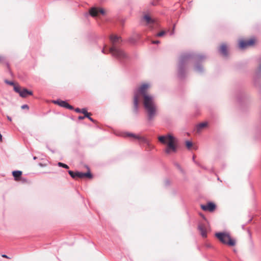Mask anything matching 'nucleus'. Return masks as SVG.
<instances>
[{"mask_svg": "<svg viewBox=\"0 0 261 261\" xmlns=\"http://www.w3.org/2000/svg\"><path fill=\"white\" fill-rule=\"evenodd\" d=\"M159 141L162 144H167V147L165 150V152L167 154H170L171 152H176L177 148L175 145V137L168 134L167 136H161L158 137Z\"/></svg>", "mask_w": 261, "mask_h": 261, "instance_id": "obj_4", "label": "nucleus"}, {"mask_svg": "<svg viewBox=\"0 0 261 261\" xmlns=\"http://www.w3.org/2000/svg\"><path fill=\"white\" fill-rule=\"evenodd\" d=\"M258 62L259 63V65L255 72L254 78L255 79H258L261 77V57L258 59Z\"/></svg>", "mask_w": 261, "mask_h": 261, "instance_id": "obj_14", "label": "nucleus"}, {"mask_svg": "<svg viewBox=\"0 0 261 261\" xmlns=\"http://www.w3.org/2000/svg\"><path fill=\"white\" fill-rule=\"evenodd\" d=\"M160 41L159 40H155V41H152V43L153 44H159L160 43Z\"/></svg>", "mask_w": 261, "mask_h": 261, "instance_id": "obj_31", "label": "nucleus"}, {"mask_svg": "<svg viewBox=\"0 0 261 261\" xmlns=\"http://www.w3.org/2000/svg\"><path fill=\"white\" fill-rule=\"evenodd\" d=\"M7 118H8V119L9 121H11V120H12L11 118L10 117H9V116H8V117H7Z\"/></svg>", "mask_w": 261, "mask_h": 261, "instance_id": "obj_36", "label": "nucleus"}, {"mask_svg": "<svg viewBox=\"0 0 261 261\" xmlns=\"http://www.w3.org/2000/svg\"><path fill=\"white\" fill-rule=\"evenodd\" d=\"M86 118H88L91 121L94 122L95 120L90 117V113L88 114V117H86Z\"/></svg>", "mask_w": 261, "mask_h": 261, "instance_id": "obj_27", "label": "nucleus"}, {"mask_svg": "<svg viewBox=\"0 0 261 261\" xmlns=\"http://www.w3.org/2000/svg\"><path fill=\"white\" fill-rule=\"evenodd\" d=\"M149 87L148 84H143L134 93V111L137 113L138 111L139 95L141 94L144 98L143 106L146 113L147 120L151 122L155 118L158 112V107L155 102L154 97L146 93L147 90Z\"/></svg>", "mask_w": 261, "mask_h": 261, "instance_id": "obj_1", "label": "nucleus"}, {"mask_svg": "<svg viewBox=\"0 0 261 261\" xmlns=\"http://www.w3.org/2000/svg\"><path fill=\"white\" fill-rule=\"evenodd\" d=\"M88 177L89 178L92 177V175L91 174L89 170L88 171V172L84 173V177Z\"/></svg>", "mask_w": 261, "mask_h": 261, "instance_id": "obj_24", "label": "nucleus"}, {"mask_svg": "<svg viewBox=\"0 0 261 261\" xmlns=\"http://www.w3.org/2000/svg\"><path fill=\"white\" fill-rule=\"evenodd\" d=\"M254 43V40L252 39L247 41L241 40L240 42L239 46L241 48L244 49L248 46L253 45Z\"/></svg>", "mask_w": 261, "mask_h": 261, "instance_id": "obj_11", "label": "nucleus"}, {"mask_svg": "<svg viewBox=\"0 0 261 261\" xmlns=\"http://www.w3.org/2000/svg\"><path fill=\"white\" fill-rule=\"evenodd\" d=\"M215 236L223 244H227L230 246L236 245V240L231 238L230 234L228 232H217Z\"/></svg>", "mask_w": 261, "mask_h": 261, "instance_id": "obj_5", "label": "nucleus"}, {"mask_svg": "<svg viewBox=\"0 0 261 261\" xmlns=\"http://www.w3.org/2000/svg\"><path fill=\"white\" fill-rule=\"evenodd\" d=\"M207 125V122H202L198 124L196 126V129L197 132H199L201 129L206 127Z\"/></svg>", "mask_w": 261, "mask_h": 261, "instance_id": "obj_17", "label": "nucleus"}, {"mask_svg": "<svg viewBox=\"0 0 261 261\" xmlns=\"http://www.w3.org/2000/svg\"><path fill=\"white\" fill-rule=\"evenodd\" d=\"M21 108L22 109H29V107L28 105H23L21 106Z\"/></svg>", "mask_w": 261, "mask_h": 261, "instance_id": "obj_28", "label": "nucleus"}, {"mask_svg": "<svg viewBox=\"0 0 261 261\" xmlns=\"http://www.w3.org/2000/svg\"><path fill=\"white\" fill-rule=\"evenodd\" d=\"M58 165L59 167H63V168H66V169H68L69 168V167L68 165H67L66 164H65L64 163H62L61 162H59L58 163Z\"/></svg>", "mask_w": 261, "mask_h": 261, "instance_id": "obj_21", "label": "nucleus"}, {"mask_svg": "<svg viewBox=\"0 0 261 261\" xmlns=\"http://www.w3.org/2000/svg\"><path fill=\"white\" fill-rule=\"evenodd\" d=\"M22 171L19 170H15L12 172V175L15 180H18L19 178L22 175Z\"/></svg>", "mask_w": 261, "mask_h": 261, "instance_id": "obj_16", "label": "nucleus"}, {"mask_svg": "<svg viewBox=\"0 0 261 261\" xmlns=\"http://www.w3.org/2000/svg\"><path fill=\"white\" fill-rule=\"evenodd\" d=\"M206 246L207 248H211V247H212V246H211V245H210V244H207V245H206Z\"/></svg>", "mask_w": 261, "mask_h": 261, "instance_id": "obj_35", "label": "nucleus"}, {"mask_svg": "<svg viewBox=\"0 0 261 261\" xmlns=\"http://www.w3.org/2000/svg\"><path fill=\"white\" fill-rule=\"evenodd\" d=\"M206 57L203 55L193 53H185L182 54L179 58L178 65V76L183 79L186 76L185 67L190 62L195 64L194 70L198 73H202L204 71L201 63L205 60Z\"/></svg>", "mask_w": 261, "mask_h": 261, "instance_id": "obj_2", "label": "nucleus"}, {"mask_svg": "<svg viewBox=\"0 0 261 261\" xmlns=\"http://www.w3.org/2000/svg\"><path fill=\"white\" fill-rule=\"evenodd\" d=\"M36 159H37V158H36V156H34V160H36Z\"/></svg>", "mask_w": 261, "mask_h": 261, "instance_id": "obj_37", "label": "nucleus"}, {"mask_svg": "<svg viewBox=\"0 0 261 261\" xmlns=\"http://www.w3.org/2000/svg\"><path fill=\"white\" fill-rule=\"evenodd\" d=\"M14 90L16 93H18L20 96L23 98L27 97L28 95H33L32 91H29L26 88H23L22 90H21L20 88L18 86H14Z\"/></svg>", "mask_w": 261, "mask_h": 261, "instance_id": "obj_6", "label": "nucleus"}, {"mask_svg": "<svg viewBox=\"0 0 261 261\" xmlns=\"http://www.w3.org/2000/svg\"><path fill=\"white\" fill-rule=\"evenodd\" d=\"M175 165L176 166V167H177L179 170H180L181 171H182V169H181V168L180 166L178 164H177V163H175Z\"/></svg>", "mask_w": 261, "mask_h": 261, "instance_id": "obj_29", "label": "nucleus"}, {"mask_svg": "<svg viewBox=\"0 0 261 261\" xmlns=\"http://www.w3.org/2000/svg\"><path fill=\"white\" fill-rule=\"evenodd\" d=\"M5 83H6V84H8V85H11V86H14H14H15L14 85V82H13L8 81V80H5Z\"/></svg>", "mask_w": 261, "mask_h": 261, "instance_id": "obj_25", "label": "nucleus"}, {"mask_svg": "<svg viewBox=\"0 0 261 261\" xmlns=\"http://www.w3.org/2000/svg\"><path fill=\"white\" fill-rule=\"evenodd\" d=\"M81 113L84 114V115L86 116V117H88V114L89 113L88 112H87V110L86 108H83L81 109Z\"/></svg>", "mask_w": 261, "mask_h": 261, "instance_id": "obj_23", "label": "nucleus"}, {"mask_svg": "<svg viewBox=\"0 0 261 261\" xmlns=\"http://www.w3.org/2000/svg\"><path fill=\"white\" fill-rule=\"evenodd\" d=\"M76 177L82 178L84 177V173L76 172Z\"/></svg>", "mask_w": 261, "mask_h": 261, "instance_id": "obj_22", "label": "nucleus"}, {"mask_svg": "<svg viewBox=\"0 0 261 261\" xmlns=\"http://www.w3.org/2000/svg\"><path fill=\"white\" fill-rule=\"evenodd\" d=\"M193 161L198 166L201 167V168H202L204 170H207V168L205 167L202 166L199 162H197V161H196L195 160V156L194 155L193 156Z\"/></svg>", "mask_w": 261, "mask_h": 261, "instance_id": "obj_18", "label": "nucleus"}, {"mask_svg": "<svg viewBox=\"0 0 261 261\" xmlns=\"http://www.w3.org/2000/svg\"><path fill=\"white\" fill-rule=\"evenodd\" d=\"M142 20H145L146 23L148 25H150V26L155 23V21L151 18V17L148 15H145L143 16Z\"/></svg>", "mask_w": 261, "mask_h": 261, "instance_id": "obj_13", "label": "nucleus"}, {"mask_svg": "<svg viewBox=\"0 0 261 261\" xmlns=\"http://www.w3.org/2000/svg\"><path fill=\"white\" fill-rule=\"evenodd\" d=\"M2 256L3 257H4V258H10L6 254H2Z\"/></svg>", "mask_w": 261, "mask_h": 261, "instance_id": "obj_34", "label": "nucleus"}, {"mask_svg": "<svg viewBox=\"0 0 261 261\" xmlns=\"http://www.w3.org/2000/svg\"><path fill=\"white\" fill-rule=\"evenodd\" d=\"M99 12H100L102 14H104L105 13L104 10L102 9H100L99 11H98L97 9L93 7L90 9L89 10L90 15L93 17H95L97 16Z\"/></svg>", "mask_w": 261, "mask_h": 261, "instance_id": "obj_12", "label": "nucleus"}, {"mask_svg": "<svg viewBox=\"0 0 261 261\" xmlns=\"http://www.w3.org/2000/svg\"><path fill=\"white\" fill-rule=\"evenodd\" d=\"M53 102L55 104H57L59 106L66 108L69 110H73L74 108L73 106L70 105L67 101L62 100L60 99L54 100Z\"/></svg>", "mask_w": 261, "mask_h": 261, "instance_id": "obj_7", "label": "nucleus"}, {"mask_svg": "<svg viewBox=\"0 0 261 261\" xmlns=\"http://www.w3.org/2000/svg\"><path fill=\"white\" fill-rule=\"evenodd\" d=\"M174 29H175V25L173 26V30L172 31V32L170 33L171 35H172L174 34Z\"/></svg>", "mask_w": 261, "mask_h": 261, "instance_id": "obj_33", "label": "nucleus"}, {"mask_svg": "<svg viewBox=\"0 0 261 261\" xmlns=\"http://www.w3.org/2000/svg\"><path fill=\"white\" fill-rule=\"evenodd\" d=\"M125 136L133 137L134 138L138 140L140 142L143 143H145V144L149 143L147 139L146 138H145L144 137L140 136L139 135H136L133 133H126L125 135Z\"/></svg>", "mask_w": 261, "mask_h": 261, "instance_id": "obj_8", "label": "nucleus"}, {"mask_svg": "<svg viewBox=\"0 0 261 261\" xmlns=\"http://www.w3.org/2000/svg\"><path fill=\"white\" fill-rule=\"evenodd\" d=\"M220 53L224 57H227L228 55V52L227 49V46L225 44H223L220 46L219 49Z\"/></svg>", "mask_w": 261, "mask_h": 261, "instance_id": "obj_15", "label": "nucleus"}, {"mask_svg": "<svg viewBox=\"0 0 261 261\" xmlns=\"http://www.w3.org/2000/svg\"><path fill=\"white\" fill-rule=\"evenodd\" d=\"M110 40L112 46L109 48L108 52H106L105 48L107 45H105L101 52L103 54L111 53L113 57L117 59L120 63H123L128 59V56L119 47V45L122 42L121 38L116 35H112L110 37Z\"/></svg>", "mask_w": 261, "mask_h": 261, "instance_id": "obj_3", "label": "nucleus"}, {"mask_svg": "<svg viewBox=\"0 0 261 261\" xmlns=\"http://www.w3.org/2000/svg\"><path fill=\"white\" fill-rule=\"evenodd\" d=\"M166 34V32L165 31H161L159 33H158L156 35V36L157 37H162L165 34Z\"/></svg>", "mask_w": 261, "mask_h": 261, "instance_id": "obj_26", "label": "nucleus"}, {"mask_svg": "<svg viewBox=\"0 0 261 261\" xmlns=\"http://www.w3.org/2000/svg\"><path fill=\"white\" fill-rule=\"evenodd\" d=\"M201 208L203 210V211H209V212H213L215 208H216V205L212 202H209L207 203V204L206 205H201Z\"/></svg>", "mask_w": 261, "mask_h": 261, "instance_id": "obj_9", "label": "nucleus"}, {"mask_svg": "<svg viewBox=\"0 0 261 261\" xmlns=\"http://www.w3.org/2000/svg\"><path fill=\"white\" fill-rule=\"evenodd\" d=\"M69 174L71 176V177L74 178L76 177V172H74L72 171L69 170L68 171Z\"/></svg>", "mask_w": 261, "mask_h": 261, "instance_id": "obj_19", "label": "nucleus"}, {"mask_svg": "<svg viewBox=\"0 0 261 261\" xmlns=\"http://www.w3.org/2000/svg\"><path fill=\"white\" fill-rule=\"evenodd\" d=\"M198 229L200 232L201 236L203 238L207 237V231H206V227L204 224L200 223L198 226Z\"/></svg>", "mask_w": 261, "mask_h": 261, "instance_id": "obj_10", "label": "nucleus"}, {"mask_svg": "<svg viewBox=\"0 0 261 261\" xmlns=\"http://www.w3.org/2000/svg\"><path fill=\"white\" fill-rule=\"evenodd\" d=\"M186 146L188 148V149H190L191 147L193 145V143L191 141H187L186 142Z\"/></svg>", "mask_w": 261, "mask_h": 261, "instance_id": "obj_20", "label": "nucleus"}, {"mask_svg": "<svg viewBox=\"0 0 261 261\" xmlns=\"http://www.w3.org/2000/svg\"><path fill=\"white\" fill-rule=\"evenodd\" d=\"M74 110L77 113H81V109L79 108H76Z\"/></svg>", "mask_w": 261, "mask_h": 261, "instance_id": "obj_32", "label": "nucleus"}, {"mask_svg": "<svg viewBox=\"0 0 261 261\" xmlns=\"http://www.w3.org/2000/svg\"><path fill=\"white\" fill-rule=\"evenodd\" d=\"M85 118H86V116L84 115V116H79L78 117V119L79 120H83Z\"/></svg>", "mask_w": 261, "mask_h": 261, "instance_id": "obj_30", "label": "nucleus"}]
</instances>
